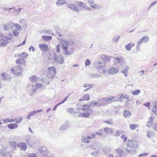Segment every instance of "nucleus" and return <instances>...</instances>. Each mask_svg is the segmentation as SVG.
Segmentation results:
<instances>
[{"mask_svg":"<svg viewBox=\"0 0 157 157\" xmlns=\"http://www.w3.org/2000/svg\"><path fill=\"white\" fill-rule=\"evenodd\" d=\"M91 77V78H98L100 77V75L98 74L97 73H94L91 74L90 75Z\"/></svg>","mask_w":157,"mask_h":157,"instance_id":"nucleus-45","label":"nucleus"},{"mask_svg":"<svg viewBox=\"0 0 157 157\" xmlns=\"http://www.w3.org/2000/svg\"><path fill=\"white\" fill-rule=\"evenodd\" d=\"M39 150L41 154H42L43 155H46L48 152V151L46 147H40L39 149Z\"/></svg>","mask_w":157,"mask_h":157,"instance_id":"nucleus-14","label":"nucleus"},{"mask_svg":"<svg viewBox=\"0 0 157 157\" xmlns=\"http://www.w3.org/2000/svg\"><path fill=\"white\" fill-rule=\"evenodd\" d=\"M13 27H15L16 30L19 31L21 29V27L20 25L17 24H14Z\"/></svg>","mask_w":157,"mask_h":157,"instance_id":"nucleus-39","label":"nucleus"},{"mask_svg":"<svg viewBox=\"0 0 157 157\" xmlns=\"http://www.w3.org/2000/svg\"><path fill=\"white\" fill-rule=\"evenodd\" d=\"M90 99V96L89 94H86L83 96L82 98L79 99V101H88Z\"/></svg>","mask_w":157,"mask_h":157,"instance_id":"nucleus-23","label":"nucleus"},{"mask_svg":"<svg viewBox=\"0 0 157 157\" xmlns=\"http://www.w3.org/2000/svg\"><path fill=\"white\" fill-rule=\"evenodd\" d=\"M36 85L37 89L41 88L42 86V85L40 83H37L36 84Z\"/></svg>","mask_w":157,"mask_h":157,"instance_id":"nucleus-63","label":"nucleus"},{"mask_svg":"<svg viewBox=\"0 0 157 157\" xmlns=\"http://www.w3.org/2000/svg\"><path fill=\"white\" fill-rule=\"evenodd\" d=\"M131 114V112L129 111L125 110L124 111L123 115L125 118H127L130 117Z\"/></svg>","mask_w":157,"mask_h":157,"instance_id":"nucleus-22","label":"nucleus"},{"mask_svg":"<svg viewBox=\"0 0 157 157\" xmlns=\"http://www.w3.org/2000/svg\"><path fill=\"white\" fill-rule=\"evenodd\" d=\"M54 60L56 63L60 64L63 63L64 61L63 58L61 55L57 56L56 54H54Z\"/></svg>","mask_w":157,"mask_h":157,"instance_id":"nucleus-4","label":"nucleus"},{"mask_svg":"<svg viewBox=\"0 0 157 157\" xmlns=\"http://www.w3.org/2000/svg\"><path fill=\"white\" fill-rule=\"evenodd\" d=\"M23 69L20 67V65L18 66H14L11 69L13 73L16 75H19L22 72Z\"/></svg>","mask_w":157,"mask_h":157,"instance_id":"nucleus-3","label":"nucleus"},{"mask_svg":"<svg viewBox=\"0 0 157 157\" xmlns=\"http://www.w3.org/2000/svg\"><path fill=\"white\" fill-rule=\"evenodd\" d=\"M137 145V143L136 142L130 140H128L127 147H135Z\"/></svg>","mask_w":157,"mask_h":157,"instance_id":"nucleus-10","label":"nucleus"},{"mask_svg":"<svg viewBox=\"0 0 157 157\" xmlns=\"http://www.w3.org/2000/svg\"><path fill=\"white\" fill-rule=\"evenodd\" d=\"M113 61L115 64L121 63L124 61V59L122 57L119 58L115 57L113 58Z\"/></svg>","mask_w":157,"mask_h":157,"instance_id":"nucleus-13","label":"nucleus"},{"mask_svg":"<svg viewBox=\"0 0 157 157\" xmlns=\"http://www.w3.org/2000/svg\"><path fill=\"white\" fill-rule=\"evenodd\" d=\"M28 89L29 90L31 94L34 93L36 90L35 86L32 84H30L28 86Z\"/></svg>","mask_w":157,"mask_h":157,"instance_id":"nucleus-18","label":"nucleus"},{"mask_svg":"<svg viewBox=\"0 0 157 157\" xmlns=\"http://www.w3.org/2000/svg\"><path fill=\"white\" fill-rule=\"evenodd\" d=\"M137 126L138 125L136 124H130L129 127L131 129L134 130Z\"/></svg>","mask_w":157,"mask_h":157,"instance_id":"nucleus-52","label":"nucleus"},{"mask_svg":"<svg viewBox=\"0 0 157 157\" xmlns=\"http://www.w3.org/2000/svg\"><path fill=\"white\" fill-rule=\"evenodd\" d=\"M126 150L129 153L133 155L136 152V150L135 147H127Z\"/></svg>","mask_w":157,"mask_h":157,"instance_id":"nucleus-17","label":"nucleus"},{"mask_svg":"<svg viewBox=\"0 0 157 157\" xmlns=\"http://www.w3.org/2000/svg\"><path fill=\"white\" fill-rule=\"evenodd\" d=\"M94 86L93 84L86 83L83 85V87L85 88L83 90L84 92H85Z\"/></svg>","mask_w":157,"mask_h":157,"instance_id":"nucleus-15","label":"nucleus"},{"mask_svg":"<svg viewBox=\"0 0 157 157\" xmlns=\"http://www.w3.org/2000/svg\"><path fill=\"white\" fill-rule=\"evenodd\" d=\"M29 80L33 82H35L38 80V78H37L36 76L35 75L30 77L29 78Z\"/></svg>","mask_w":157,"mask_h":157,"instance_id":"nucleus-34","label":"nucleus"},{"mask_svg":"<svg viewBox=\"0 0 157 157\" xmlns=\"http://www.w3.org/2000/svg\"><path fill=\"white\" fill-rule=\"evenodd\" d=\"M22 9V8H19L17 9H15L13 10V12H17L18 13H19L21 12Z\"/></svg>","mask_w":157,"mask_h":157,"instance_id":"nucleus-61","label":"nucleus"},{"mask_svg":"<svg viewBox=\"0 0 157 157\" xmlns=\"http://www.w3.org/2000/svg\"><path fill=\"white\" fill-rule=\"evenodd\" d=\"M13 26V23L11 22H9L3 25V28L4 30L9 31L10 29H12Z\"/></svg>","mask_w":157,"mask_h":157,"instance_id":"nucleus-6","label":"nucleus"},{"mask_svg":"<svg viewBox=\"0 0 157 157\" xmlns=\"http://www.w3.org/2000/svg\"><path fill=\"white\" fill-rule=\"evenodd\" d=\"M76 47L75 41L74 40H73L71 41H69V49L71 48L72 50Z\"/></svg>","mask_w":157,"mask_h":157,"instance_id":"nucleus-20","label":"nucleus"},{"mask_svg":"<svg viewBox=\"0 0 157 157\" xmlns=\"http://www.w3.org/2000/svg\"><path fill=\"white\" fill-rule=\"evenodd\" d=\"M95 135L94 134H92L88 136L87 137V138L88 139H91L94 138L95 137Z\"/></svg>","mask_w":157,"mask_h":157,"instance_id":"nucleus-60","label":"nucleus"},{"mask_svg":"<svg viewBox=\"0 0 157 157\" xmlns=\"http://www.w3.org/2000/svg\"><path fill=\"white\" fill-rule=\"evenodd\" d=\"M9 43L6 40H2L0 41V45L5 46Z\"/></svg>","mask_w":157,"mask_h":157,"instance_id":"nucleus-37","label":"nucleus"},{"mask_svg":"<svg viewBox=\"0 0 157 157\" xmlns=\"http://www.w3.org/2000/svg\"><path fill=\"white\" fill-rule=\"evenodd\" d=\"M149 40V37L147 36H146L142 37L141 39L137 43V48L139 45L140 46L143 43H145L148 41Z\"/></svg>","mask_w":157,"mask_h":157,"instance_id":"nucleus-7","label":"nucleus"},{"mask_svg":"<svg viewBox=\"0 0 157 157\" xmlns=\"http://www.w3.org/2000/svg\"><path fill=\"white\" fill-rule=\"evenodd\" d=\"M28 54L25 52H23L19 55V56L22 58H25L28 56Z\"/></svg>","mask_w":157,"mask_h":157,"instance_id":"nucleus-42","label":"nucleus"},{"mask_svg":"<svg viewBox=\"0 0 157 157\" xmlns=\"http://www.w3.org/2000/svg\"><path fill=\"white\" fill-rule=\"evenodd\" d=\"M119 71V68L112 67L108 70V72L109 74L113 75L117 74Z\"/></svg>","mask_w":157,"mask_h":157,"instance_id":"nucleus-8","label":"nucleus"},{"mask_svg":"<svg viewBox=\"0 0 157 157\" xmlns=\"http://www.w3.org/2000/svg\"><path fill=\"white\" fill-rule=\"evenodd\" d=\"M1 76L4 80H6L7 79V78L6 76V75L5 74L2 73L1 75Z\"/></svg>","mask_w":157,"mask_h":157,"instance_id":"nucleus-62","label":"nucleus"},{"mask_svg":"<svg viewBox=\"0 0 157 157\" xmlns=\"http://www.w3.org/2000/svg\"><path fill=\"white\" fill-rule=\"evenodd\" d=\"M123 132L121 130L117 131L116 132L114 136H119Z\"/></svg>","mask_w":157,"mask_h":157,"instance_id":"nucleus-51","label":"nucleus"},{"mask_svg":"<svg viewBox=\"0 0 157 157\" xmlns=\"http://www.w3.org/2000/svg\"><path fill=\"white\" fill-rule=\"evenodd\" d=\"M99 154V153L98 151H94L92 153V155L94 157H97Z\"/></svg>","mask_w":157,"mask_h":157,"instance_id":"nucleus-53","label":"nucleus"},{"mask_svg":"<svg viewBox=\"0 0 157 157\" xmlns=\"http://www.w3.org/2000/svg\"><path fill=\"white\" fill-rule=\"evenodd\" d=\"M101 58L102 59L107 61H109L111 59V57L105 55L102 56Z\"/></svg>","mask_w":157,"mask_h":157,"instance_id":"nucleus-27","label":"nucleus"},{"mask_svg":"<svg viewBox=\"0 0 157 157\" xmlns=\"http://www.w3.org/2000/svg\"><path fill=\"white\" fill-rule=\"evenodd\" d=\"M154 119L153 117H151L149 118V121L147 122V126L148 127H150L151 126L153 123V121Z\"/></svg>","mask_w":157,"mask_h":157,"instance_id":"nucleus-24","label":"nucleus"},{"mask_svg":"<svg viewBox=\"0 0 157 157\" xmlns=\"http://www.w3.org/2000/svg\"><path fill=\"white\" fill-rule=\"evenodd\" d=\"M16 63L17 64L21 65V64H25V61L23 59L21 58V59L17 60Z\"/></svg>","mask_w":157,"mask_h":157,"instance_id":"nucleus-28","label":"nucleus"},{"mask_svg":"<svg viewBox=\"0 0 157 157\" xmlns=\"http://www.w3.org/2000/svg\"><path fill=\"white\" fill-rule=\"evenodd\" d=\"M39 47L42 51H47L48 50V45L46 44H39Z\"/></svg>","mask_w":157,"mask_h":157,"instance_id":"nucleus-12","label":"nucleus"},{"mask_svg":"<svg viewBox=\"0 0 157 157\" xmlns=\"http://www.w3.org/2000/svg\"><path fill=\"white\" fill-rule=\"evenodd\" d=\"M128 69L129 67L128 66H126L122 71V72L124 74L125 77H127L128 76L127 72L128 71Z\"/></svg>","mask_w":157,"mask_h":157,"instance_id":"nucleus-33","label":"nucleus"},{"mask_svg":"<svg viewBox=\"0 0 157 157\" xmlns=\"http://www.w3.org/2000/svg\"><path fill=\"white\" fill-rule=\"evenodd\" d=\"M89 4L93 8L96 9L98 8V6L95 5L93 2L89 1Z\"/></svg>","mask_w":157,"mask_h":157,"instance_id":"nucleus-44","label":"nucleus"},{"mask_svg":"<svg viewBox=\"0 0 157 157\" xmlns=\"http://www.w3.org/2000/svg\"><path fill=\"white\" fill-rule=\"evenodd\" d=\"M153 128L155 130L157 131V123L154 124Z\"/></svg>","mask_w":157,"mask_h":157,"instance_id":"nucleus-64","label":"nucleus"},{"mask_svg":"<svg viewBox=\"0 0 157 157\" xmlns=\"http://www.w3.org/2000/svg\"><path fill=\"white\" fill-rule=\"evenodd\" d=\"M68 122L65 123L63 125L59 128V129L61 130H64L66 129L68 127Z\"/></svg>","mask_w":157,"mask_h":157,"instance_id":"nucleus-29","label":"nucleus"},{"mask_svg":"<svg viewBox=\"0 0 157 157\" xmlns=\"http://www.w3.org/2000/svg\"><path fill=\"white\" fill-rule=\"evenodd\" d=\"M60 45L58 44L56 47V51L57 52L59 53L60 50Z\"/></svg>","mask_w":157,"mask_h":157,"instance_id":"nucleus-59","label":"nucleus"},{"mask_svg":"<svg viewBox=\"0 0 157 157\" xmlns=\"http://www.w3.org/2000/svg\"><path fill=\"white\" fill-rule=\"evenodd\" d=\"M140 92V90H136L132 92V93L133 95H138Z\"/></svg>","mask_w":157,"mask_h":157,"instance_id":"nucleus-47","label":"nucleus"},{"mask_svg":"<svg viewBox=\"0 0 157 157\" xmlns=\"http://www.w3.org/2000/svg\"><path fill=\"white\" fill-rule=\"evenodd\" d=\"M105 98H103L102 100H101L100 102H97L95 101H92L90 103V106H94L96 107H99L101 105H103V99Z\"/></svg>","mask_w":157,"mask_h":157,"instance_id":"nucleus-9","label":"nucleus"},{"mask_svg":"<svg viewBox=\"0 0 157 157\" xmlns=\"http://www.w3.org/2000/svg\"><path fill=\"white\" fill-rule=\"evenodd\" d=\"M135 45V44L129 43L125 46V48L127 51H129L131 50V48Z\"/></svg>","mask_w":157,"mask_h":157,"instance_id":"nucleus-25","label":"nucleus"},{"mask_svg":"<svg viewBox=\"0 0 157 157\" xmlns=\"http://www.w3.org/2000/svg\"><path fill=\"white\" fill-rule=\"evenodd\" d=\"M88 139L85 136H82V141L83 142H85L87 143H89L90 141L88 140Z\"/></svg>","mask_w":157,"mask_h":157,"instance_id":"nucleus-43","label":"nucleus"},{"mask_svg":"<svg viewBox=\"0 0 157 157\" xmlns=\"http://www.w3.org/2000/svg\"><path fill=\"white\" fill-rule=\"evenodd\" d=\"M121 138L123 140V142H124L127 140V137L125 136L124 135H122L121 136Z\"/></svg>","mask_w":157,"mask_h":157,"instance_id":"nucleus-58","label":"nucleus"},{"mask_svg":"<svg viewBox=\"0 0 157 157\" xmlns=\"http://www.w3.org/2000/svg\"><path fill=\"white\" fill-rule=\"evenodd\" d=\"M103 131L102 129H101L99 131H98V132H97L96 134L98 135L99 136H101L102 135V132H103Z\"/></svg>","mask_w":157,"mask_h":157,"instance_id":"nucleus-55","label":"nucleus"},{"mask_svg":"<svg viewBox=\"0 0 157 157\" xmlns=\"http://www.w3.org/2000/svg\"><path fill=\"white\" fill-rule=\"evenodd\" d=\"M90 64V61L89 59L86 60L85 62V65L86 66H87Z\"/></svg>","mask_w":157,"mask_h":157,"instance_id":"nucleus-56","label":"nucleus"},{"mask_svg":"<svg viewBox=\"0 0 157 157\" xmlns=\"http://www.w3.org/2000/svg\"><path fill=\"white\" fill-rule=\"evenodd\" d=\"M22 117H20L19 118L17 119H15V120H16V124H18L20 123L22 121Z\"/></svg>","mask_w":157,"mask_h":157,"instance_id":"nucleus-54","label":"nucleus"},{"mask_svg":"<svg viewBox=\"0 0 157 157\" xmlns=\"http://www.w3.org/2000/svg\"><path fill=\"white\" fill-rule=\"evenodd\" d=\"M111 150L109 148H105L103 149V151L105 154H107L110 152Z\"/></svg>","mask_w":157,"mask_h":157,"instance_id":"nucleus-48","label":"nucleus"},{"mask_svg":"<svg viewBox=\"0 0 157 157\" xmlns=\"http://www.w3.org/2000/svg\"><path fill=\"white\" fill-rule=\"evenodd\" d=\"M10 145L13 147H15L17 145V143L14 141H11L10 142Z\"/></svg>","mask_w":157,"mask_h":157,"instance_id":"nucleus-57","label":"nucleus"},{"mask_svg":"<svg viewBox=\"0 0 157 157\" xmlns=\"http://www.w3.org/2000/svg\"><path fill=\"white\" fill-rule=\"evenodd\" d=\"M120 36L119 35L115 36L112 39V41L114 43H117L118 40Z\"/></svg>","mask_w":157,"mask_h":157,"instance_id":"nucleus-40","label":"nucleus"},{"mask_svg":"<svg viewBox=\"0 0 157 157\" xmlns=\"http://www.w3.org/2000/svg\"><path fill=\"white\" fill-rule=\"evenodd\" d=\"M105 64L104 63L98 61L95 64V66L98 69H100L105 66Z\"/></svg>","mask_w":157,"mask_h":157,"instance_id":"nucleus-11","label":"nucleus"},{"mask_svg":"<svg viewBox=\"0 0 157 157\" xmlns=\"http://www.w3.org/2000/svg\"><path fill=\"white\" fill-rule=\"evenodd\" d=\"M155 135V133L153 132H147V136L148 138L153 136Z\"/></svg>","mask_w":157,"mask_h":157,"instance_id":"nucleus-50","label":"nucleus"},{"mask_svg":"<svg viewBox=\"0 0 157 157\" xmlns=\"http://www.w3.org/2000/svg\"><path fill=\"white\" fill-rule=\"evenodd\" d=\"M17 146L18 147H19L20 150L22 151H26L27 149V145L24 143H18Z\"/></svg>","mask_w":157,"mask_h":157,"instance_id":"nucleus-16","label":"nucleus"},{"mask_svg":"<svg viewBox=\"0 0 157 157\" xmlns=\"http://www.w3.org/2000/svg\"><path fill=\"white\" fill-rule=\"evenodd\" d=\"M77 4L78 6L83 9H84L85 8H86V4L82 2H77Z\"/></svg>","mask_w":157,"mask_h":157,"instance_id":"nucleus-30","label":"nucleus"},{"mask_svg":"<svg viewBox=\"0 0 157 157\" xmlns=\"http://www.w3.org/2000/svg\"><path fill=\"white\" fill-rule=\"evenodd\" d=\"M116 151L117 154L120 157H122L123 156V151L122 149L120 148L117 149L116 150Z\"/></svg>","mask_w":157,"mask_h":157,"instance_id":"nucleus-35","label":"nucleus"},{"mask_svg":"<svg viewBox=\"0 0 157 157\" xmlns=\"http://www.w3.org/2000/svg\"><path fill=\"white\" fill-rule=\"evenodd\" d=\"M48 72L47 76L49 78H52L54 77L56 74V69L54 66L49 67L48 69Z\"/></svg>","mask_w":157,"mask_h":157,"instance_id":"nucleus-2","label":"nucleus"},{"mask_svg":"<svg viewBox=\"0 0 157 157\" xmlns=\"http://www.w3.org/2000/svg\"><path fill=\"white\" fill-rule=\"evenodd\" d=\"M69 8H71L73 11H76L78 13L79 10L76 6L73 4L69 5Z\"/></svg>","mask_w":157,"mask_h":157,"instance_id":"nucleus-21","label":"nucleus"},{"mask_svg":"<svg viewBox=\"0 0 157 157\" xmlns=\"http://www.w3.org/2000/svg\"><path fill=\"white\" fill-rule=\"evenodd\" d=\"M60 43L62 45V48L63 50L64 53L66 55H69V52L67 51V49L68 48L67 43L65 40H63L60 41Z\"/></svg>","mask_w":157,"mask_h":157,"instance_id":"nucleus-5","label":"nucleus"},{"mask_svg":"<svg viewBox=\"0 0 157 157\" xmlns=\"http://www.w3.org/2000/svg\"><path fill=\"white\" fill-rule=\"evenodd\" d=\"M90 108V106L88 105H84L82 106L81 110L83 112L80 113L78 115L79 116L86 118L89 117L93 112V111Z\"/></svg>","mask_w":157,"mask_h":157,"instance_id":"nucleus-1","label":"nucleus"},{"mask_svg":"<svg viewBox=\"0 0 157 157\" xmlns=\"http://www.w3.org/2000/svg\"><path fill=\"white\" fill-rule=\"evenodd\" d=\"M113 129L111 128L106 127L104 128V131L105 132L111 133L113 132Z\"/></svg>","mask_w":157,"mask_h":157,"instance_id":"nucleus-32","label":"nucleus"},{"mask_svg":"<svg viewBox=\"0 0 157 157\" xmlns=\"http://www.w3.org/2000/svg\"><path fill=\"white\" fill-rule=\"evenodd\" d=\"M18 31L17 30H16L15 29H14L13 28V29H12V32L13 36L16 37L19 34V33Z\"/></svg>","mask_w":157,"mask_h":157,"instance_id":"nucleus-46","label":"nucleus"},{"mask_svg":"<svg viewBox=\"0 0 157 157\" xmlns=\"http://www.w3.org/2000/svg\"><path fill=\"white\" fill-rule=\"evenodd\" d=\"M117 98H119L120 99H125L128 98V96L125 94H119L117 95Z\"/></svg>","mask_w":157,"mask_h":157,"instance_id":"nucleus-31","label":"nucleus"},{"mask_svg":"<svg viewBox=\"0 0 157 157\" xmlns=\"http://www.w3.org/2000/svg\"><path fill=\"white\" fill-rule=\"evenodd\" d=\"M104 99H103V101H106L108 103H110L111 102H113L114 101H117V100L116 99V97H111L108 98L107 99L105 98Z\"/></svg>","mask_w":157,"mask_h":157,"instance_id":"nucleus-19","label":"nucleus"},{"mask_svg":"<svg viewBox=\"0 0 157 157\" xmlns=\"http://www.w3.org/2000/svg\"><path fill=\"white\" fill-rule=\"evenodd\" d=\"M13 38V35L10 33H9L6 36V38L7 41H8L9 40H11Z\"/></svg>","mask_w":157,"mask_h":157,"instance_id":"nucleus-38","label":"nucleus"},{"mask_svg":"<svg viewBox=\"0 0 157 157\" xmlns=\"http://www.w3.org/2000/svg\"><path fill=\"white\" fill-rule=\"evenodd\" d=\"M18 126V125L14 123L9 124L8 125V128L10 129L16 128Z\"/></svg>","mask_w":157,"mask_h":157,"instance_id":"nucleus-26","label":"nucleus"},{"mask_svg":"<svg viewBox=\"0 0 157 157\" xmlns=\"http://www.w3.org/2000/svg\"><path fill=\"white\" fill-rule=\"evenodd\" d=\"M42 38L45 40L48 41L50 40L51 39L52 37L51 36H43Z\"/></svg>","mask_w":157,"mask_h":157,"instance_id":"nucleus-41","label":"nucleus"},{"mask_svg":"<svg viewBox=\"0 0 157 157\" xmlns=\"http://www.w3.org/2000/svg\"><path fill=\"white\" fill-rule=\"evenodd\" d=\"M67 3V2L64 0H58L56 1V4L57 5H63Z\"/></svg>","mask_w":157,"mask_h":157,"instance_id":"nucleus-36","label":"nucleus"},{"mask_svg":"<svg viewBox=\"0 0 157 157\" xmlns=\"http://www.w3.org/2000/svg\"><path fill=\"white\" fill-rule=\"evenodd\" d=\"M154 109H152V111L155 114L157 113V102H155L154 105Z\"/></svg>","mask_w":157,"mask_h":157,"instance_id":"nucleus-49","label":"nucleus"}]
</instances>
